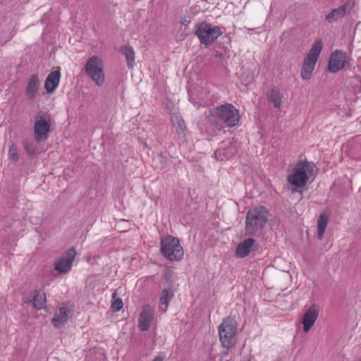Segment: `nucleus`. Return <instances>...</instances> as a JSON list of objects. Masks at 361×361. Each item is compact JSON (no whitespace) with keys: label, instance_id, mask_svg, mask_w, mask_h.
<instances>
[{"label":"nucleus","instance_id":"18","mask_svg":"<svg viewBox=\"0 0 361 361\" xmlns=\"http://www.w3.org/2000/svg\"><path fill=\"white\" fill-rule=\"evenodd\" d=\"M70 317L71 311L68 308L62 307L55 312V314L51 319V322L56 328H59L61 325L64 324Z\"/></svg>","mask_w":361,"mask_h":361},{"label":"nucleus","instance_id":"19","mask_svg":"<svg viewBox=\"0 0 361 361\" xmlns=\"http://www.w3.org/2000/svg\"><path fill=\"white\" fill-rule=\"evenodd\" d=\"M39 87V81L38 76L33 74L30 76L25 88V95L30 99L35 97Z\"/></svg>","mask_w":361,"mask_h":361},{"label":"nucleus","instance_id":"2","mask_svg":"<svg viewBox=\"0 0 361 361\" xmlns=\"http://www.w3.org/2000/svg\"><path fill=\"white\" fill-rule=\"evenodd\" d=\"M268 220V212L260 206L250 209L246 214L245 232L247 235H256L264 227Z\"/></svg>","mask_w":361,"mask_h":361},{"label":"nucleus","instance_id":"14","mask_svg":"<svg viewBox=\"0 0 361 361\" xmlns=\"http://www.w3.org/2000/svg\"><path fill=\"white\" fill-rule=\"evenodd\" d=\"M154 319V310L152 307L146 305L143 307L139 318V328L142 331H147Z\"/></svg>","mask_w":361,"mask_h":361},{"label":"nucleus","instance_id":"28","mask_svg":"<svg viewBox=\"0 0 361 361\" xmlns=\"http://www.w3.org/2000/svg\"><path fill=\"white\" fill-rule=\"evenodd\" d=\"M23 145V147L27 154L32 156L35 154L37 147H36V145L33 142H28V141H24Z\"/></svg>","mask_w":361,"mask_h":361},{"label":"nucleus","instance_id":"10","mask_svg":"<svg viewBox=\"0 0 361 361\" xmlns=\"http://www.w3.org/2000/svg\"><path fill=\"white\" fill-rule=\"evenodd\" d=\"M353 7V2L351 1H346L344 4L338 8H334L326 16L325 20L329 23L338 21L343 18L345 16L350 13Z\"/></svg>","mask_w":361,"mask_h":361},{"label":"nucleus","instance_id":"32","mask_svg":"<svg viewBox=\"0 0 361 361\" xmlns=\"http://www.w3.org/2000/svg\"><path fill=\"white\" fill-rule=\"evenodd\" d=\"M180 23L183 25H188L190 23V17L185 16L184 18H182Z\"/></svg>","mask_w":361,"mask_h":361},{"label":"nucleus","instance_id":"24","mask_svg":"<svg viewBox=\"0 0 361 361\" xmlns=\"http://www.w3.org/2000/svg\"><path fill=\"white\" fill-rule=\"evenodd\" d=\"M268 101L273 104L275 108H279L281 104V97L279 90L272 89L267 93Z\"/></svg>","mask_w":361,"mask_h":361},{"label":"nucleus","instance_id":"7","mask_svg":"<svg viewBox=\"0 0 361 361\" xmlns=\"http://www.w3.org/2000/svg\"><path fill=\"white\" fill-rule=\"evenodd\" d=\"M86 75L97 85L102 86L105 80L102 61L97 56L88 59L85 67Z\"/></svg>","mask_w":361,"mask_h":361},{"label":"nucleus","instance_id":"29","mask_svg":"<svg viewBox=\"0 0 361 361\" xmlns=\"http://www.w3.org/2000/svg\"><path fill=\"white\" fill-rule=\"evenodd\" d=\"M298 166L300 168H302L305 172H312L314 171V168L315 167L314 164L312 163H310L307 161H299L297 164Z\"/></svg>","mask_w":361,"mask_h":361},{"label":"nucleus","instance_id":"21","mask_svg":"<svg viewBox=\"0 0 361 361\" xmlns=\"http://www.w3.org/2000/svg\"><path fill=\"white\" fill-rule=\"evenodd\" d=\"M328 222L329 213L326 212L321 213L317 220V238L319 240L323 239Z\"/></svg>","mask_w":361,"mask_h":361},{"label":"nucleus","instance_id":"5","mask_svg":"<svg viewBox=\"0 0 361 361\" xmlns=\"http://www.w3.org/2000/svg\"><path fill=\"white\" fill-rule=\"evenodd\" d=\"M195 35L199 39L200 44L207 46L213 44L222 35V32L220 27L213 26L203 21L195 24Z\"/></svg>","mask_w":361,"mask_h":361},{"label":"nucleus","instance_id":"25","mask_svg":"<svg viewBox=\"0 0 361 361\" xmlns=\"http://www.w3.org/2000/svg\"><path fill=\"white\" fill-rule=\"evenodd\" d=\"M171 119L173 127L176 128V133L178 134H183L186 126L183 118L178 115H173L171 116Z\"/></svg>","mask_w":361,"mask_h":361},{"label":"nucleus","instance_id":"13","mask_svg":"<svg viewBox=\"0 0 361 361\" xmlns=\"http://www.w3.org/2000/svg\"><path fill=\"white\" fill-rule=\"evenodd\" d=\"M322 49V42L320 39L316 40L311 47L309 53L305 57L302 65L314 68L320 52Z\"/></svg>","mask_w":361,"mask_h":361},{"label":"nucleus","instance_id":"22","mask_svg":"<svg viewBox=\"0 0 361 361\" xmlns=\"http://www.w3.org/2000/svg\"><path fill=\"white\" fill-rule=\"evenodd\" d=\"M121 52L125 56L128 66L133 68L135 66V51L130 45H124L121 48Z\"/></svg>","mask_w":361,"mask_h":361},{"label":"nucleus","instance_id":"33","mask_svg":"<svg viewBox=\"0 0 361 361\" xmlns=\"http://www.w3.org/2000/svg\"><path fill=\"white\" fill-rule=\"evenodd\" d=\"M163 357L160 355H157L154 357V359L152 361H163Z\"/></svg>","mask_w":361,"mask_h":361},{"label":"nucleus","instance_id":"6","mask_svg":"<svg viewBox=\"0 0 361 361\" xmlns=\"http://www.w3.org/2000/svg\"><path fill=\"white\" fill-rule=\"evenodd\" d=\"M51 128V116L44 111H39L35 117L34 137L36 142L47 140Z\"/></svg>","mask_w":361,"mask_h":361},{"label":"nucleus","instance_id":"8","mask_svg":"<svg viewBox=\"0 0 361 361\" xmlns=\"http://www.w3.org/2000/svg\"><path fill=\"white\" fill-rule=\"evenodd\" d=\"M75 255L76 250L73 247L66 250L56 260L54 263L55 269L61 274L68 272L71 269Z\"/></svg>","mask_w":361,"mask_h":361},{"label":"nucleus","instance_id":"30","mask_svg":"<svg viewBox=\"0 0 361 361\" xmlns=\"http://www.w3.org/2000/svg\"><path fill=\"white\" fill-rule=\"evenodd\" d=\"M164 283L166 285V288H169V289H172L173 288V279H171V276L169 273H165L164 274Z\"/></svg>","mask_w":361,"mask_h":361},{"label":"nucleus","instance_id":"15","mask_svg":"<svg viewBox=\"0 0 361 361\" xmlns=\"http://www.w3.org/2000/svg\"><path fill=\"white\" fill-rule=\"evenodd\" d=\"M288 182L298 188L303 187L307 181V176L306 172L296 165L291 175L288 177Z\"/></svg>","mask_w":361,"mask_h":361},{"label":"nucleus","instance_id":"34","mask_svg":"<svg viewBox=\"0 0 361 361\" xmlns=\"http://www.w3.org/2000/svg\"><path fill=\"white\" fill-rule=\"evenodd\" d=\"M356 79L359 80L360 79L359 76H356Z\"/></svg>","mask_w":361,"mask_h":361},{"label":"nucleus","instance_id":"31","mask_svg":"<svg viewBox=\"0 0 361 361\" xmlns=\"http://www.w3.org/2000/svg\"><path fill=\"white\" fill-rule=\"evenodd\" d=\"M8 153L11 159L13 161H16L18 160V151L16 147L13 145L10 146Z\"/></svg>","mask_w":361,"mask_h":361},{"label":"nucleus","instance_id":"1","mask_svg":"<svg viewBox=\"0 0 361 361\" xmlns=\"http://www.w3.org/2000/svg\"><path fill=\"white\" fill-rule=\"evenodd\" d=\"M215 116L228 127L237 126L240 121L239 111L231 104H224L210 110L207 116L208 122L221 130V127L216 120Z\"/></svg>","mask_w":361,"mask_h":361},{"label":"nucleus","instance_id":"27","mask_svg":"<svg viewBox=\"0 0 361 361\" xmlns=\"http://www.w3.org/2000/svg\"><path fill=\"white\" fill-rule=\"evenodd\" d=\"M314 68L309 67V66H302L301 69V78L304 80H308L311 78L312 72L314 71Z\"/></svg>","mask_w":361,"mask_h":361},{"label":"nucleus","instance_id":"11","mask_svg":"<svg viewBox=\"0 0 361 361\" xmlns=\"http://www.w3.org/2000/svg\"><path fill=\"white\" fill-rule=\"evenodd\" d=\"M236 153L235 145L231 142H223L221 147L214 152V157L217 160L224 161L233 158Z\"/></svg>","mask_w":361,"mask_h":361},{"label":"nucleus","instance_id":"12","mask_svg":"<svg viewBox=\"0 0 361 361\" xmlns=\"http://www.w3.org/2000/svg\"><path fill=\"white\" fill-rule=\"evenodd\" d=\"M319 310L316 304L312 305L305 312L302 324H303V331L308 332L314 324L319 316Z\"/></svg>","mask_w":361,"mask_h":361},{"label":"nucleus","instance_id":"20","mask_svg":"<svg viewBox=\"0 0 361 361\" xmlns=\"http://www.w3.org/2000/svg\"><path fill=\"white\" fill-rule=\"evenodd\" d=\"M27 304H32L37 310H41L45 307L47 299L45 293L41 290H35L32 299L25 301Z\"/></svg>","mask_w":361,"mask_h":361},{"label":"nucleus","instance_id":"3","mask_svg":"<svg viewBox=\"0 0 361 361\" xmlns=\"http://www.w3.org/2000/svg\"><path fill=\"white\" fill-rule=\"evenodd\" d=\"M238 324L234 318H225L219 326V340L222 346L231 349L235 346L237 341Z\"/></svg>","mask_w":361,"mask_h":361},{"label":"nucleus","instance_id":"17","mask_svg":"<svg viewBox=\"0 0 361 361\" xmlns=\"http://www.w3.org/2000/svg\"><path fill=\"white\" fill-rule=\"evenodd\" d=\"M61 78L60 70L51 71L47 76L44 87L47 93L51 94L55 91L59 84Z\"/></svg>","mask_w":361,"mask_h":361},{"label":"nucleus","instance_id":"23","mask_svg":"<svg viewBox=\"0 0 361 361\" xmlns=\"http://www.w3.org/2000/svg\"><path fill=\"white\" fill-rule=\"evenodd\" d=\"M173 298V292L172 289H163L159 299V302L161 305H165L164 308H162L161 306H160V309H161L164 312L166 311L168 305Z\"/></svg>","mask_w":361,"mask_h":361},{"label":"nucleus","instance_id":"4","mask_svg":"<svg viewBox=\"0 0 361 361\" xmlns=\"http://www.w3.org/2000/svg\"><path fill=\"white\" fill-rule=\"evenodd\" d=\"M160 251L162 255L170 261H180L184 254L178 238L172 235H166L161 239Z\"/></svg>","mask_w":361,"mask_h":361},{"label":"nucleus","instance_id":"16","mask_svg":"<svg viewBox=\"0 0 361 361\" xmlns=\"http://www.w3.org/2000/svg\"><path fill=\"white\" fill-rule=\"evenodd\" d=\"M256 247V240L254 238H250L245 239L238 245L235 250V255L239 258H244Z\"/></svg>","mask_w":361,"mask_h":361},{"label":"nucleus","instance_id":"26","mask_svg":"<svg viewBox=\"0 0 361 361\" xmlns=\"http://www.w3.org/2000/svg\"><path fill=\"white\" fill-rule=\"evenodd\" d=\"M112 299H113V302H112L111 306V309L115 312H118V311L121 310L123 307V303L122 300L117 297L116 292L113 293Z\"/></svg>","mask_w":361,"mask_h":361},{"label":"nucleus","instance_id":"9","mask_svg":"<svg viewBox=\"0 0 361 361\" xmlns=\"http://www.w3.org/2000/svg\"><path fill=\"white\" fill-rule=\"evenodd\" d=\"M346 53L341 50L333 51L329 57L328 68L332 73H337L341 70L346 61Z\"/></svg>","mask_w":361,"mask_h":361}]
</instances>
